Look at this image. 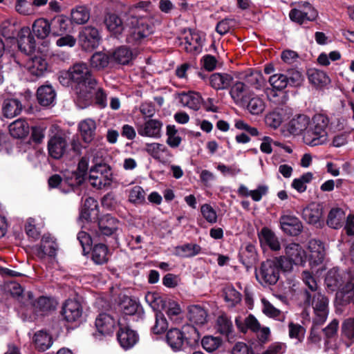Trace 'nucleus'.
I'll return each mask as SVG.
<instances>
[{
	"label": "nucleus",
	"mask_w": 354,
	"mask_h": 354,
	"mask_svg": "<svg viewBox=\"0 0 354 354\" xmlns=\"http://www.w3.org/2000/svg\"><path fill=\"white\" fill-rule=\"evenodd\" d=\"M268 82L274 89L282 91L289 84L285 73H277L270 77Z\"/></svg>",
	"instance_id": "obj_61"
},
{
	"label": "nucleus",
	"mask_w": 354,
	"mask_h": 354,
	"mask_svg": "<svg viewBox=\"0 0 354 354\" xmlns=\"http://www.w3.org/2000/svg\"><path fill=\"white\" fill-rule=\"evenodd\" d=\"M129 201L136 205H142L145 202V192L142 187L136 185L129 191Z\"/></svg>",
	"instance_id": "obj_57"
},
{
	"label": "nucleus",
	"mask_w": 354,
	"mask_h": 354,
	"mask_svg": "<svg viewBox=\"0 0 354 354\" xmlns=\"http://www.w3.org/2000/svg\"><path fill=\"white\" fill-rule=\"evenodd\" d=\"M308 80L310 83L317 86H323L330 82V79L322 71L310 69L308 72Z\"/></svg>",
	"instance_id": "obj_48"
},
{
	"label": "nucleus",
	"mask_w": 354,
	"mask_h": 354,
	"mask_svg": "<svg viewBox=\"0 0 354 354\" xmlns=\"http://www.w3.org/2000/svg\"><path fill=\"white\" fill-rule=\"evenodd\" d=\"M117 339L124 350L133 348L139 340V335L136 330L129 327H120L117 333Z\"/></svg>",
	"instance_id": "obj_20"
},
{
	"label": "nucleus",
	"mask_w": 354,
	"mask_h": 354,
	"mask_svg": "<svg viewBox=\"0 0 354 354\" xmlns=\"http://www.w3.org/2000/svg\"><path fill=\"white\" fill-rule=\"evenodd\" d=\"M338 326V320L334 319L326 327L322 329V332L324 335L326 344H328L329 340L337 335Z\"/></svg>",
	"instance_id": "obj_64"
},
{
	"label": "nucleus",
	"mask_w": 354,
	"mask_h": 354,
	"mask_svg": "<svg viewBox=\"0 0 354 354\" xmlns=\"http://www.w3.org/2000/svg\"><path fill=\"white\" fill-rule=\"evenodd\" d=\"M110 61V54L107 55L103 53L98 52L91 56L90 64L93 68L100 70L106 67Z\"/></svg>",
	"instance_id": "obj_54"
},
{
	"label": "nucleus",
	"mask_w": 354,
	"mask_h": 354,
	"mask_svg": "<svg viewBox=\"0 0 354 354\" xmlns=\"http://www.w3.org/2000/svg\"><path fill=\"white\" fill-rule=\"evenodd\" d=\"M353 279V277H348V272L339 270L337 267H334L327 272L324 281L328 290L334 292Z\"/></svg>",
	"instance_id": "obj_13"
},
{
	"label": "nucleus",
	"mask_w": 354,
	"mask_h": 354,
	"mask_svg": "<svg viewBox=\"0 0 354 354\" xmlns=\"http://www.w3.org/2000/svg\"><path fill=\"white\" fill-rule=\"evenodd\" d=\"M245 106L247 110L252 115L261 113L266 107L263 100L259 97L249 98Z\"/></svg>",
	"instance_id": "obj_55"
},
{
	"label": "nucleus",
	"mask_w": 354,
	"mask_h": 354,
	"mask_svg": "<svg viewBox=\"0 0 354 354\" xmlns=\"http://www.w3.org/2000/svg\"><path fill=\"white\" fill-rule=\"evenodd\" d=\"M71 15L72 23L78 25L85 24L90 19L91 11L85 6H78L72 9Z\"/></svg>",
	"instance_id": "obj_42"
},
{
	"label": "nucleus",
	"mask_w": 354,
	"mask_h": 354,
	"mask_svg": "<svg viewBox=\"0 0 354 354\" xmlns=\"http://www.w3.org/2000/svg\"><path fill=\"white\" fill-rule=\"evenodd\" d=\"M118 323L117 317H114L113 315L103 313H100L95 319V327L97 331L102 335H110L113 333V330Z\"/></svg>",
	"instance_id": "obj_21"
},
{
	"label": "nucleus",
	"mask_w": 354,
	"mask_h": 354,
	"mask_svg": "<svg viewBox=\"0 0 354 354\" xmlns=\"http://www.w3.org/2000/svg\"><path fill=\"white\" fill-rule=\"evenodd\" d=\"M166 135L167 136L166 142L169 147L176 148L180 145L182 139L178 136L175 125L169 124L167 126Z\"/></svg>",
	"instance_id": "obj_56"
},
{
	"label": "nucleus",
	"mask_w": 354,
	"mask_h": 354,
	"mask_svg": "<svg viewBox=\"0 0 354 354\" xmlns=\"http://www.w3.org/2000/svg\"><path fill=\"white\" fill-rule=\"evenodd\" d=\"M162 125V122L158 120H149L138 127V132L142 136L159 138Z\"/></svg>",
	"instance_id": "obj_30"
},
{
	"label": "nucleus",
	"mask_w": 354,
	"mask_h": 354,
	"mask_svg": "<svg viewBox=\"0 0 354 354\" xmlns=\"http://www.w3.org/2000/svg\"><path fill=\"white\" fill-rule=\"evenodd\" d=\"M61 313L67 322H75L81 318L82 307L77 300L67 299L63 304Z\"/></svg>",
	"instance_id": "obj_15"
},
{
	"label": "nucleus",
	"mask_w": 354,
	"mask_h": 354,
	"mask_svg": "<svg viewBox=\"0 0 354 354\" xmlns=\"http://www.w3.org/2000/svg\"><path fill=\"white\" fill-rule=\"evenodd\" d=\"M258 237L261 248L270 249L272 251L277 252L280 250L281 244L275 233L267 227H264L258 233Z\"/></svg>",
	"instance_id": "obj_17"
},
{
	"label": "nucleus",
	"mask_w": 354,
	"mask_h": 354,
	"mask_svg": "<svg viewBox=\"0 0 354 354\" xmlns=\"http://www.w3.org/2000/svg\"><path fill=\"white\" fill-rule=\"evenodd\" d=\"M78 129L83 141L86 143H90L93 140L95 136L96 123L92 119H85L79 123Z\"/></svg>",
	"instance_id": "obj_31"
},
{
	"label": "nucleus",
	"mask_w": 354,
	"mask_h": 354,
	"mask_svg": "<svg viewBox=\"0 0 354 354\" xmlns=\"http://www.w3.org/2000/svg\"><path fill=\"white\" fill-rule=\"evenodd\" d=\"M302 279L308 288L305 289L303 292V299L306 298V292L313 295V293H317L320 292L315 279L312 274L308 271H304L301 274Z\"/></svg>",
	"instance_id": "obj_51"
},
{
	"label": "nucleus",
	"mask_w": 354,
	"mask_h": 354,
	"mask_svg": "<svg viewBox=\"0 0 354 354\" xmlns=\"http://www.w3.org/2000/svg\"><path fill=\"white\" fill-rule=\"evenodd\" d=\"M22 110V104L20 100L17 99H6L2 104V112L7 118H12L20 114Z\"/></svg>",
	"instance_id": "obj_36"
},
{
	"label": "nucleus",
	"mask_w": 354,
	"mask_h": 354,
	"mask_svg": "<svg viewBox=\"0 0 354 354\" xmlns=\"http://www.w3.org/2000/svg\"><path fill=\"white\" fill-rule=\"evenodd\" d=\"M178 97L183 106H187L194 111H198L201 108L203 102L201 94L194 91L179 93Z\"/></svg>",
	"instance_id": "obj_29"
},
{
	"label": "nucleus",
	"mask_w": 354,
	"mask_h": 354,
	"mask_svg": "<svg viewBox=\"0 0 354 354\" xmlns=\"http://www.w3.org/2000/svg\"><path fill=\"white\" fill-rule=\"evenodd\" d=\"M286 77L289 86L297 87L301 84L303 82V76L300 71L295 68H290L286 71Z\"/></svg>",
	"instance_id": "obj_62"
},
{
	"label": "nucleus",
	"mask_w": 354,
	"mask_h": 354,
	"mask_svg": "<svg viewBox=\"0 0 354 354\" xmlns=\"http://www.w3.org/2000/svg\"><path fill=\"white\" fill-rule=\"evenodd\" d=\"M92 234L93 236L84 231H81L77 234V239L79 241L83 252L86 250H90L92 244L99 241L97 239H94V231L92 232Z\"/></svg>",
	"instance_id": "obj_59"
},
{
	"label": "nucleus",
	"mask_w": 354,
	"mask_h": 354,
	"mask_svg": "<svg viewBox=\"0 0 354 354\" xmlns=\"http://www.w3.org/2000/svg\"><path fill=\"white\" fill-rule=\"evenodd\" d=\"M109 54L111 61L122 65L129 64L135 57L130 48L126 46H121Z\"/></svg>",
	"instance_id": "obj_28"
},
{
	"label": "nucleus",
	"mask_w": 354,
	"mask_h": 354,
	"mask_svg": "<svg viewBox=\"0 0 354 354\" xmlns=\"http://www.w3.org/2000/svg\"><path fill=\"white\" fill-rule=\"evenodd\" d=\"M136 21V25L129 29L126 38V41L131 45L140 44L153 31V27L144 20Z\"/></svg>",
	"instance_id": "obj_12"
},
{
	"label": "nucleus",
	"mask_w": 354,
	"mask_h": 354,
	"mask_svg": "<svg viewBox=\"0 0 354 354\" xmlns=\"http://www.w3.org/2000/svg\"><path fill=\"white\" fill-rule=\"evenodd\" d=\"M235 323L237 328L243 333H245L248 329L253 332H257L261 328L259 322L252 315H249L244 320L236 317Z\"/></svg>",
	"instance_id": "obj_40"
},
{
	"label": "nucleus",
	"mask_w": 354,
	"mask_h": 354,
	"mask_svg": "<svg viewBox=\"0 0 354 354\" xmlns=\"http://www.w3.org/2000/svg\"><path fill=\"white\" fill-rule=\"evenodd\" d=\"M102 40L99 30L92 26H84L79 32V41L82 48L90 51L97 48Z\"/></svg>",
	"instance_id": "obj_11"
},
{
	"label": "nucleus",
	"mask_w": 354,
	"mask_h": 354,
	"mask_svg": "<svg viewBox=\"0 0 354 354\" xmlns=\"http://www.w3.org/2000/svg\"><path fill=\"white\" fill-rule=\"evenodd\" d=\"M167 328V322L161 312L156 313V321L154 325L151 328L153 333L158 335L165 331Z\"/></svg>",
	"instance_id": "obj_63"
},
{
	"label": "nucleus",
	"mask_w": 354,
	"mask_h": 354,
	"mask_svg": "<svg viewBox=\"0 0 354 354\" xmlns=\"http://www.w3.org/2000/svg\"><path fill=\"white\" fill-rule=\"evenodd\" d=\"M35 347L41 351H45L53 344V337L46 330H41L36 332L33 336Z\"/></svg>",
	"instance_id": "obj_37"
},
{
	"label": "nucleus",
	"mask_w": 354,
	"mask_h": 354,
	"mask_svg": "<svg viewBox=\"0 0 354 354\" xmlns=\"http://www.w3.org/2000/svg\"><path fill=\"white\" fill-rule=\"evenodd\" d=\"M309 249L310 250V257L316 264H320L323 262L326 252L325 247L320 240L313 239L309 243Z\"/></svg>",
	"instance_id": "obj_38"
},
{
	"label": "nucleus",
	"mask_w": 354,
	"mask_h": 354,
	"mask_svg": "<svg viewBox=\"0 0 354 354\" xmlns=\"http://www.w3.org/2000/svg\"><path fill=\"white\" fill-rule=\"evenodd\" d=\"M336 299L342 306L349 304L354 305V282L349 281L345 288L336 294Z\"/></svg>",
	"instance_id": "obj_44"
},
{
	"label": "nucleus",
	"mask_w": 354,
	"mask_h": 354,
	"mask_svg": "<svg viewBox=\"0 0 354 354\" xmlns=\"http://www.w3.org/2000/svg\"><path fill=\"white\" fill-rule=\"evenodd\" d=\"M239 78L243 80L244 83L256 89H260L264 84V78L261 71L249 69L242 73H240Z\"/></svg>",
	"instance_id": "obj_26"
},
{
	"label": "nucleus",
	"mask_w": 354,
	"mask_h": 354,
	"mask_svg": "<svg viewBox=\"0 0 354 354\" xmlns=\"http://www.w3.org/2000/svg\"><path fill=\"white\" fill-rule=\"evenodd\" d=\"M232 81L233 77L225 73H214L208 77L209 84L216 91L229 88Z\"/></svg>",
	"instance_id": "obj_25"
},
{
	"label": "nucleus",
	"mask_w": 354,
	"mask_h": 354,
	"mask_svg": "<svg viewBox=\"0 0 354 354\" xmlns=\"http://www.w3.org/2000/svg\"><path fill=\"white\" fill-rule=\"evenodd\" d=\"M185 344L192 346L198 342L201 335L198 329L192 325H185L181 328Z\"/></svg>",
	"instance_id": "obj_49"
},
{
	"label": "nucleus",
	"mask_w": 354,
	"mask_h": 354,
	"mask_svg": "<svg viewBox=\"0 0 354 354\" xmlns=\"http://www.w3.org/2000/svg\"><path fill=\"white\" fill-rule=\"evenodd\" d=\"M329 124V118L324 114L317 113L310 120L308 129L304 135V142L310 146H317L324 144L327 140L326 129Z\"/></svg>",
	"instance_id": "obj_3"
},
{
	"label": "nucleus",
	"mask_w": 354,
	"mask_h": 354,
	"mask_svg": "<svg viewBox=\"0 0 354 354\" xmlns=\"http://www.w3.org/2000/svg\"><path fill=\"white\" fill-rule=\"evenodd\" d=\"M4 290L9 293L12 297L20 299L22 297V286L21 285L14 280H10L5 282Z\"/></svg>",
	"instance_id": "obj_60"
},
{
	"label": "nucleus",
	"mask_w": 354,
	"mask_h": 354,
	"mask_svg": "<svg viewBox=\"0 0 354 354\" xmlns=\"http://www.w3.org/2000/svg\"><path fill=\"white\" fill-rule=\"evenodd\" d=\"M230 95L236 104L245 106L250 98V88L243 80L236 81L230 87Z\"/></svg>",
	"instance_id": "obj_16"
},
{
	"label": "nucleus",
	"mask_w": 354,
	"mask_h": 354,
	"mask_svg": "<svg viewBox=\"0 0 354 354\" xmlns=\"http://www.w3.org/2000/svg\"><path fill=\"white\" fill-rule=\"evenodd\" d=\"M201 247L196 243H185L178 245L174 249L175 255L182 258H190L200 254Z\"/></svg>",
	"instance_id": "obj_39"
},
{
	"label": "nucleus",
	"mask_w": 354,
	"mask_h": 354,
	"mask_svg": "<svg viewBox=\"0 0 354 354\" xmlns=\"http://www.w3.org/2000/svg\"><path fill=\"white\" fill-rule=\"evenodd\" d=\"M310 124V118L305 114H297L289 122L288 129L292 135H304Z\"/></svg>",
	"instance_id": "obj_23"
},
{
	"label": "nucleus",
	"mask_w": 354,
	"mask_h": 354,
	"mask_svg": "<svg viewBox=\"0 0 354 354\" xmlns=\"http://www.w3.org/2000/svg\"><path fill=\"white\" fill-rule=\"evenodd\" d=\"M32 29L38 38L44 39L50 32V24L46 19H38L33 23Z\"/></svg>",
	"instance_id": "obj_46"
},
{
	"label": "nucleus",
	"mask_w": 354,
	"mask_h": 354,
	"mask_svg": "<svg viewBox=\"0 0 354 354\" xmlns=\"http://www.w3.org/2000/svg\"><path fill=\"white\" fill-rule=\"evenodd\" d=\"M24 61H26L24 67L28 73L36 78L43 76L47 70V62L41 57H32L27 55L26 59L24 57Z\"/></svg>",
	"instance_id": "obj_18"
},
{
	"label": "nucleus",
	"mask_w": 354,
	"mask_h": 354,
	"mask_svg": "<svg viewBox=\"0 0 354 354\" xmlns=\"http://www.w3.org/2000/svg\"><path fill=\"white\" fill-rule=\"evenodd\" d=\"M329 124V118L324 114L317 113L310 120L308 129L304 135V142L310 146H317L324 144L327 140L326 129Z\"/></svg>",
	"instance_id": "obj_2"
},
{
	"label": "nucleus",
	"mask_w": 354,
	"mask_h": 354,
	"mask_svg": "<svg viewBox=\"0 0 354 354\" xmlns=\"http://www.w3.org/2000/svg\"><path fill=\"white\" fill-rule=\"evenodd\" d=\"M188 32L184 37V41H180L179 46L187 53L198 54L202 49L201 38L194 30L189 29Z\"/></svg>",
	"instance_id": "obj_22"
},
{
	"label": "nucleus",
	"mask_w": 354,
	"mask_h": 354,
	"mask_svg": "<svg viewBox=\"0 0 354 354\" xmlns=\"http://www.w3.org/2000/svg\"><path fill=\"white\" fill-rule=\"evenodd\" d=\"M51 134L49 135L47 149L50 157L55 160H59L68 151V143L66 134L62 130L54 132L50 129Z\"/></svg>",
	"instance_id": "obj_7"
},
{
	"label": "nucleus",
	"mask_w": 354,
	"mask_h": 354,
	"mask_svg": "<svg viewBox=\"0 0 354 354\" xmlns=\"http://www.w3.org/2000/svg\"><path fill=\"white\" fill-rule=\"evenodd\" d=\"M1 35L10 40V47L13 48H17L19 50H22V46L20 39L22 38V25L20 22L15 21H3L0 28Z\"/></svg>",
	"instance_id": "obj_10"
},
{
	"label": "nucleus",
	"mask_w": 354,
	"mask_h": 354,
	"mask_svg": "<svg viewBox=\"0 0 354 354\" xmlns=\"http://www.w3.org/2000/svg\"><path fill=\"white\" fill-rule=\"evenodd\" d=\"M216 326L217 331L227 337H229L230 335L233 332L232 322L225 314L221 315L217 317Z\"/></svg>",
	"instance_id": "obj_47"
},
{
	"label": "nucleus",
	"mask_w": 354,
	"mask_h": 354,
	"mask_svg": "<svg viewBox=\"0 0 354 354\" xmlns=\"http://www.w3.org/2000/svg\"><path fill=\"white\" fill-rule=\"evenodd\" d=\"M313 294L311 295L306 292V298L303 299L304 303L306 306L313 307L315 313L314 324H323L328 315V299L321 292Z\"/></svg>",
	"instance_id": "obj_6"
},
{
	"label": "nucleus",
	"mask_w": 354,
	"mask_h": 354,
	"mask_svg": "<svg viewBox=\"0 0 354 354\" xmlns=\"http://www.w3.org/2000/svg\"><path fill=\"white\" fill-rule=\"evenodd\" d=\"M145 301L153 310L160 312L167 307V299L158 292H148L145 295Z\"/></svg>",
	"instance_id": "obj_43"
},
{
	"label": "nucleus",
	"mask_w": 354,
	"mask_h": 354,
	"mask_svg": "<svg viewBox=\"0 0 354 354\" xmlns=\"http://www.w3.org/2000/svg\"><path fill=\"white\" fill-rule=\"evenodd\" d=\"M66 75L76 85L77 100L88 103L93 97L97 81L88 65L76 63L69 68Z\"/></svg>",
	"instance_id": "obj_1"
},
{
	"label": "nucleus",
	"mask_w": 354,
	"mask_h": 354,
	"mask_svg": "<svg viewBox=\"0 0 354 354\" xmlns=\"http://www.w3.org/2000/svg\"><path fill=\"white\" fill-rule=\"evenodd\" d=\"M341 335L343 339L349 341L347 346L354 342V318H348L342 324Z\"/></svg>",
	"instance_id": "obj_50"
},
{
	"label": "nucleus",
	"mask_w": 354,
	"mask_h": 354,
	"mask_svg": "<svg viewBox=\"0 0 354 354\" xmlns=\"http://www.w3.org/2000/svg\"><path fill=\"white\" fill-rule=\"evenodd\" d=\"M86 178L75 171L68 172L64 176V185L65 187L62 188V192L68 194L79 191V187L85 182Z\"/></svg>",
	"instance_id": "obj_24"
},
{
	"label": "nucleus",
	"mask_w": 354,
	"mask_h": 354,
	"mask_svg": "<svg viewBox=\"0 0 354 354\" xmlns=\"http://www.w3.org/2000/svg\"><path fill=\"white\" fill-rule=\"evenodd\" d=\"M187 310V317L190 322L197 325H203L207 322V312L201 306L191 305Z\"/></svg>",
	"instance_id": "obj_35"
},
{
	"label": "nucleus",
	"mask_w": 354,
	"mask_h": 354,
	"mask_svg": "<svg viewBox=\"0 0 354 354\" xmlns=\"http://www.w3.org/2000/svg\"><path fill=\"white\" fill-rule=\"evenodd\" d=\"M322 209L315 204H310L304 208L301 213L304 220H305L308 223L315 225L316 227L322 226Z\"/></svg>",
	"instance_id": "obj_27"
},
{
	"label": "nucleus",
	"mask_w": 354,
	"mask_h": 354,
	"mask_svg": "<svg viewBox=\"0 0 354 354\" xmlns=\"http://www.w3.org/2000/svg\"><path fill=\"white\" fill-rule=\"evenodd\" d=\"M92 259L95 264L102 265L108 261V248L103 243L97 242L92 250Z\"/></svg>",
	"instance_id": "obj_45"
},
{
	"label": "nucleus",
	"mask_w": 354,
	"mask_h": 354,
	"mask_svg": "<svg viewBox=\"0 0 354 354\" xmlns=\"http://www.w3.org/2000/svg\"><path fill=\"white\" fill-rule=\"evenodd\" d=\"M25 133H28V131L25 130V126L24 125V145H31L32 142L35 144H40L44 138V128L39 126H33L31 127V136L30 139L25 142L26 137Z\"/></svg>",
	"instance_id": "obj_52"
},
{
	"label": "nucleus",
	"mask_w": 354,
	"mask_h": 354,
	"mask_svg": "<svg viewBox=\"0 0 354 354\" xmlns=\"http://www.w3.org/2000/svg\"><path fill=\"white\" fill-rule=\"evenodd\" d=\"M282 230L290 236H297L303 230V225L299 219L292 214H283L279 219Z\"/></svg>",
	"instance_id": "obj_19"
},
{
	"label": "nucleus",
	"mask_w": 354,
	"mask_h": 354,
	"mask_svg": "<svg viewBox=\"0 0 354 354\" xmlns=\"http://www.w3.org/2000/svg\"><path fill=\"white\" fill-rule=\"evenodd\" d=\"M166 340L169 346L174 351L183 349L185 344L182 330L176 328H171L167 331Z\"/></svg>",
	"instance_id": "obj_32"
},
{
	"label": "nucleus",
	"mask_w": 354,
	"mask_h": 354,
	"mask_svg": "<svg viewBox=\"0 0 354 354\" xmlns=\"http://www.w3.org/2000/svg\"><path fill=\"white\" fill-rule=\"evenodd\" d=\"M282 109H276L265 116L266 124L274 129H277L283 122Z\"/></svg>",
	"instance_id": "obj_53"
},
{
	"label": "nucleus",
	"mask_w": 354,
	"mask_h": 354,
	"mask_svg": "<svg viewBox=\"0 0 354 354\" xmlns=\"http://www.w3.org/2000/svg\"><path fill=\"white\" fill-rule=\"evenodd\" d=\"M318 16L317 10L308 1H299L297 7L292 8L289 12L291 21L303 25L306 21H313Z\"/></svg>",
	"instance_id": "obj_9"
},
{
	"label": "nucleus",
	"mask_w": 354,
	"mask_h": 354,
	"mask_svg": "<svg viewBox=\"0 0 354 354\" xmlns=\"http://www.w3.org/2000/svg\"><path fill=\"white\" fill-rule=\"evenodd\" d=\"M239 259L246 270H249L259 260L256 247L250 243L242 245L239 253Z\"/></svg>",
	"instance_id": "obj_14"
},
{
	"label": "nucleus",
	"mask_w": 354,
	"mask_h": 354,
	"mask_svg": "<svg viewBox=\"0 0 354 354\" xmlns=\"http://www.w3.org/2000/svg\"><path fill=\"white\" fill-rule=\"evenodd\" d=\"M32 305L37 311L42 313L50 311L55 308V301L46 297H40Z\"/></svg>",
	"instance_id": "obj_58"
},
{
	"label": "nucleus",
	"mask_w": 354,
	"mask_h": 354,
	"mask_svg": "<svg viewBox=\"0 0 354 354\" xmlns=\"http://www.w3.org/2000/svg\"><path fill=\"white\" fill-rule=\"evenodd\" d=\"M282 260L283 258L274 257L263 261L259 268L255 270L257 281L264 287L275 285L279 279L281 270L283 271V266L280 261Z\"/></svg>",
	"instance_id": "obj_4"
},
{
	"label": "nucleus",
	"mask_w": 354,
	"mask_h": 354,
	"mask_svg": "<svg viewBox=\"0 0 354 354\" xmlns=\"http://www.w3.org/2000/svg\"><path fill=\"white\" fill-rule=\"evenodd\" d=\"M345 219V212L339 207L332 208L328 215L326 224L333 229H339L342 226Z\"/></svg>",
	"instance_id": "obj_41"
},
{
	"label": "nucleus",
	"mask_w": 354,
	"mask_h": 354,
	"mask_svg": "<svg viewBox=\"0 0 354 354\" xmlns=\"http://www.w3.org/2000/svg\"><path fill=\"white\" fill-rule=\"evenodd\" d=\"M120 223L115 217L110 214L102 216L97 220V228L94 231V239L99 241H106L107 238L117 241L120 230Z\"/></svg>",
	"instance_id": "obj_5"
},
{
	"label": "nucleus",
	"mask_w": 354,
	"mask_h": 354,
	"mask_svg": "<svg viewBox=\"0 0 354 354\" xmlns=\"http://www.w3.org/2000/svg\"><path fill=\"white\" fill-rule=\"evenodd\" d=\"M286 256L277 257L283 258L280 261L283 266V272H290L293 268V265H301L305 262L306 253L299 243H290L286 245L285 248Z\"/></svg>",
	"instance_id": "obj_8"
},
{
	"label": "nucleus",
	"mask_w": 354,
	"mask_h": 354,
	"mask_svg": "<svg viewBox=\"0 0 354 354\" xmlns=\"http://www.w3.org/2000/svg\"><path fill=\"white\" fill-rule=\"evenodd\" d=\"M55 97V91L50 85H43L37 88V99L39 104L43 106L53 104Z\"/></svg>",
	"instance_id": "obj_33"
},
{
	"label": "nucleus",
	"mask_w": 354,
	"mask_h": 354,
	"mask_svg": "<svg viewBox=\"0 0 354 354\" xmlns=\"http://www.w3.org/2000/svg\"><path fill=\"white\" fill-rule=\"evenodd\" d=\"M104 24L108 30L115 37L120 35L124 30L122 21L116 14L108 13L105 16Z\"/></svg>",
	"instance_id": "obj_34"
}]
</instances>
